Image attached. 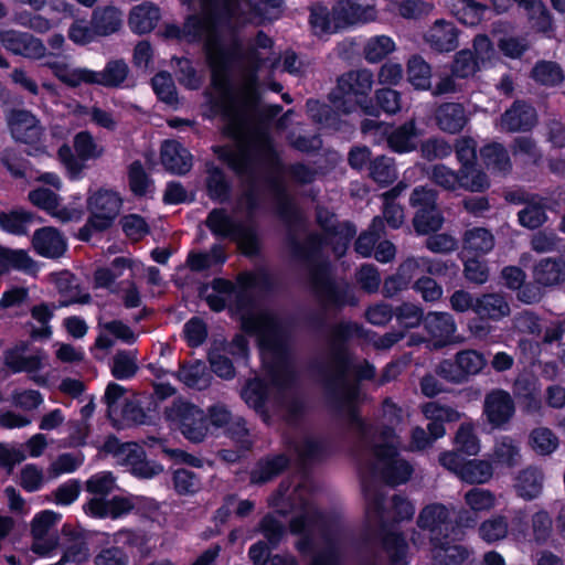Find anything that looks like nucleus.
I'll list each match as a JSON object with an SVG mask.
<instances>
[{
	"mask_svg": "<svg viewBox=\"0 0 565 565\" xmlns=\"http://www.w3.org/2000/svg\"><path fill=\"white\" fill-rule=\"evenodd\" d=\"M498 13L508 11L513 2L523 7L529 17L531 28L539 32L547 33L552 30V21L544 4L536 0H490Z\"/></svg>",
	"mask_w": 565,
	"mask_h": 565,
	"instance_id": "393cba45",
	"label": "nucleus"
},
{
	"mask_svg": "<svg viewBox=\"0 0 565 565\" xmlns=\"http://www.w3.org/2000/svg\"><path fill=\"white\" fill-rule=\"evenodd\" d=\"M510 306L500 294H483L477 297L475 313L480 318L499 321L510 315Z\"/></svg>",
	"mask_w": 565,
	"mask_h": 565,
	"instance_id": "4c0bfd02",
	"label": "nucleus"
},
{
	"mask_svg": "<svg viewBox=\"0 0 565 565\" xmlns=\"http://www.w3.org/2000/svg\"><path fill=\"white\" fill-rule=\"evenodd\" d=\"M395 41L385 34L374 35L370 38L363 47V55L370 63H379L386 56L395 52Z\"/></svg>",
	"mask_w": 565,
	"mask_h": 565,
	"instance_id": "09e8293b",
	"label": "nucleus"
},
{
	"mask_svg": "<svg viewBox=\"0 0 565 565\" xmlns=\"http://www.w3.org/2000/svg\"><path fill=\"white\" fill-rule=\"evenodd\" d=\"M425 328L435 347H444L452 342L457 326L448 312H429L425 318Z\"/></svg>",
	"mask_w": 565,
	"mask_h": 565,
	"instance_id": "bb28decb",
	"label": "nucleus"
},
{
	"mask_svg": "<svg viewBox=\"0 0 565 565\" xmlns=\"http://www.w3.org/2000/svg\"><path fill=\"white\" fill-rule=\"evenodd\" d=\"M420 134L415 122L409 121L394 129L387 137L388 146L392 150L403 153L417 148V140Z\"/></svg>",
	"mask_w": 565,
	"mask_h": 565,
	"instance_id": "a19ab883",
	"label": "nucleus"
},
{
	"mask_svg": "<svg viewBox=\"0 0 565 565\" xmlns=\"http://www.w3.org/2000/svg\"><path fill=\"white\" fill-rule=\"evenodd\" d=\"M135 507L136 498L114 497L110 500L93 498L84 505V511L93 518L118 519L130 513Z\"/></svg>",
	"mask_w": 565,
	"mask_h": 565,
	"instance_id": "aec40b11",
	"label": "nucleus"
},
{
	"mask_svg": "<svg viewBox=\"0 0 565 565\" xmlns=\"http://www.w3.org/2000/svg\"><path fill=\"white\" fill-rule=\"evenodd\" d=\"M514 488L518 494L525 500L537 498L543 488V475L535 468H526L519 473Z\"/></svg>",
	"mask_w": 565,
	"mask_h": 565,
	"instance_id": "79ce46f5",
	"label": "nucleus"
},
{
	"mask_svg": "<svg viewBox=\"0 0 565 565\" xmlns=\"http://www.w3.org/2000/svg\"><path fill=\"white\" fill-rule=\"evenodd\" d=\"M443 540L431 543L436 565H457L467 558L468 552L463 547L451 545Z\"/></svg>",
	"mask_w": 565,
	"mask_h": 565,
	"instance_id": "3c124183",
	"label": "nucleus"
},
{
	"mask_svg": "<svg viewBox=\"0 0 565 565\" xmlns=\"http://www.w3.org/2000/svg\"><path fill=\"white\" fill-rule=\"evenodd\" d=\"M33 259L22 249H9L0 245V276L12 269L32 271Z\"/></svg>",
	"mask_w": 565,
	"mask_h": 565,
	"instance_id": "37998d69",
	"label": "nucleus"
},
{
	"mask_svg": "<svg viewBox=\"0 0 565 565\" xmlns=\"http://www.w3.org/2000/svg\"><path fill=\"white\" fill-rule=\"evenodd\" d=\"M519 223L527 228H537L546 222V214L542 199L531 200L524 209L518 213Z\"/></svg>",
	"mask_w": 565,
	"mask_h": 565,
	"instance_id": "5fc2aeb1",
	"label": "nucleus"
},
{
	"mask_svg": "<svg viewBox=\"0 0 565 565\" xmlns=\"http://www.w3.org/2000/svg\"><path fill=\"white\" fill-rule=\"evenodd\" d=\"M407 79L415 89L427 90L431 86V68L419 55L407 61Z\"/></svg>",
	"mask_w": 565,
	"mask_h": 565,
	"instance_id": "de8ad7c7",
	"label": "nucleus"
},
{
	"mask_svg": "<svg viewBox=\"0 0 565 565\" xmlns=\"http://www.w3.org/2000/svg\"><path fill=\"white\" fill-rule=\"evenodd\" d=\"M33 222V215L23 210L0 213V227L13 235H25Z\"/></svg>",
	"mask_w": 565,
	"mask_h": 565,
	"instance_id": "603ef678",
	"label": "nucleus"
},
{
	"mask_svg": "<svg viewBox=\"0 0 565 565\" xmlns=\"http://www.w3.org/2000/svg\"><path fill=\"white\" fill-rule=\"evenodd\" d=\"M318 220L328 231H333L329 234L328 241L330 243H334V241H337V245L333 247V250L337 256H342L348 248L350 239L355 234V228L349 224H343L340 226H334L332 222L330 225L324 224L321 212L318 214Z\"/></svg>",
	"mask_w": 565,
	"mask_h": 565,
	"instance_id": "13d9d810",
	"label": "nucleus"
},
{
	"mask_svg": "<svg viewBox=\"0 0 565 565\" xmlns=\"http://www.w3.org/2000/svg\"><path fill=\"white\" fill-rule=\"evenodd\" d=\"M45 65L58 81L72 88L82 84L118 87L126 81L129 72L127 64L121 60L109 61L102 72L71 67L65 62H47Z\"/></svg>",
	"mask_w": 565,
	"mask_h": 565,
	"instance_id": "20e7f679",
	"label": "nucleus"
},
{
	"mask_svg": "<svg viewBox=\"0 0 565 565\" xmlns=\"http://www.w3.org/2000/svg\"><path fill=\"white\" fill-rule=\"evenodd\" d=\"M210 308L220 311L228 303L236 302V309L239 311L242 328L250 334L258 338L262 360L271 381L277 385L285 383V376L289 374V366L285 358V352L280 344L279 332L276 322L267 313L254 307H244L245 290L235 288L230 281L215 279L211 287H205L202 291Z\"/></svg>",
	"mask_w": 565,
	"mask_h": 565,
	"instance_id": "f03ea898",
	"label": "nucleus"
},
{
	"mask_svg": "<svg viewBox=\"0 0 565 565\" xmlns=\"http://www.w3.org/2000/svg\"><path fill=\"white\" fill-rule=\"evenodd\" d=\"M433 4L422 0H405L402 2H391L387 11L398 13L405 19H417L431 12Z\"/></svg>",
	"mask_w": 565,
	"mask_h": 565,
	"instance_id": "4d7b16f0",
	"label": "nucleus"
},
{
	"mask_svg": "<svg viewBox=\"0 0 565 565\" xmlns=\"http://www.w3.org/2000/svg\"><path fill=\"white\" fill-rule=\"evenodd\" d=\"M125 401V388L117 383L108 384L105 392V402L108 407V416L116 420L115 417L117 416L119 408L122 407L121 420L124 424L143 423V412L138 407H132L129 406L128 404H124Z\"/></svg>",
	"mask_w": 565,
	"mask_h": 565,
	"instance_id": "5701e85b",
	"label": "nucleus"
},
{
	"mask_svg": "<svg viewBox=\"0 0 565 565\" xmlns=\"http://www.w3.org/2000/svg\"><path fill=\"white\" fill-rule=\"evenodd\" d=\"M463 501L473 513L489 512L497 505L494 493L484 488H471L465 493Z\"/></svg>",
	"mask_w": 565,
	"mask_h": 565,
	"instance_id": "864d4df0",
	"label": "nucleus"
},
{
	"mask_svg": "<svg viewBox=\"0 0 565 565\" xmlns=\"http://www.w3.org/2000/svg\"><path fill=\"white\" fill-rule=\"evenodd\" d=\"M32 246L41 256L57 258L65 253L66 241L57 230L53 227H42L34 232Z\"/></svg>",
	"mask_w": 565,
	"mask_h": 565,
	"instance_id": "7c9ffc66",
	"label": "nucleus"
},
{
	"mask_svg": "<svg viewBox=\"0 0 565 565\" xmlns=\"http://www.w3.org/2000/svg\"><path fill=\"white\" fill-rule=\"evenodd\" d=\"M436 121L443 131L457 134L467 125L468 116L461 104L446 103L436 110Z\"/></svg>",
	"mask_w": 565,
	"mask_h": 565,
	"instance_id": "c9c22d12",
	"label": "nucleus"
},
{
	"mask_svg": "<svg viewBox=\"0 0 565 565\" xmlns=\"http://www.w3.org/2000/svg\"><path fill=\"white\" fill-rule=\"evenodd\" d=\"M24 348H14L6 352L4 363L14 373L25 372L31 375V380L40 385L45 386L49 376L39 372L47 364L46 355L42 350L25 355Z\"/></svg>",
	"mask_w": 565,
	"mask_h": 565,
	"instance_id": "4468645a",
	"label": "nucleus"
},
{
	"mask_svg": "<svg viewBox=\"0 0 565 565\" xmlns=\"http://www.w3.org/2000/svg\"><path fill=\"white\" fill-rule=\"evenodd\" d=\"M409 203L417 210L413 221L417 233L428 234L441 227L444 217L436 207L434 190L424 186L416 188L411 195Z\"/></svg>",
	"mask_w": 565,
	"mask_h": 565,
	"instance_id": "0eeeda50",
	"label": "nucleus"
},
{
	"mask_svg": "<svg viewBox=\"0 0 565 565\" xmlns=\"http://www.w3.org/2000/svg\"><path fill=\"white\" fill-rule=\"evenodd\" d=\"M83 463L81 454H62L51 462L47 468L50 478L55 479L62 475L72 473Z\"/></svg>",
	"mask_w": 565,
	"mask_h": 565,
	"instance_id": "0e129e2a",
	"label": "nucleus"
},
{
	"mask_svg": "<svg viewBox=\"0 0 565 565\" xmlns=\"http://www.w3.org/2000/svg\"><path fill=\"white\" fill-rule=\"evenodd\" d=\"M418 525L430 533L431 543L448 537L451 529L448 509L437 503L427 505L419 514Z\"/></svg>",
	"mask_w": 565,
	"mask_h": 565,
	"instance_id": "412c9836",
	"label": "nucleus"
},
{
	"mask_svg": "<svg viewBox=\"0 0 565 565\" xmlns=\"http://www.w3.org/2000/svg\"><path fill=\"white\" fill-rule=\"evenodd\" d=\"M481 156L489 169L505 172L510 169V160L501 145L493 143L481 150Z\"/></svg>",
	"mask_w": 565,
	"mask_h": 565,
	"instance_id": "69168bd1",
	"label": "nucleus"
},
{
	"mask_svg": "<svg viewBox=\"0 0 565 565\" xmlns=\"http://www.w3.org/2000/svg\"><path fill=\"white\" fill-rule=\"evenodd\" d=\"M88 300H89V296L85 295V296H83L81 298L72 297L70 300L60 301L58 306H56V305H47V303H40V305H36V306L32 307L31 316H32V318L36 322H39L41 324V327L40 328H33L31 330V333H30L31 338H33V339H47V338L51 337L52 328L49 324V322L53 318L54 311L57 308L67 307L71 303H75V302L86 303V302H88Z\"/></svg>",
	"mask_w": 565,
	"mask_h": 565,
	"instance_id": "c756f323",
	"label": "nucleus"
},
{
	"mask_svg": "<svg viewBox=\"0 0 565 565\" xmlns=\"http://www.w3.org/2000/svg\"><path fill=\"white\" fill-rule=\"evenodd\" d=\"M152 88L158 98L166 104L177 103V88L173 77L168 72H159L152 78Z\"/></svg>",
	"mask_w": 565,
	"mask_h": 565,
	"instance_id": "e2e57ef3",
	"label": "nucleus"
},
{
	"mask_svg": "<svg viewBox=\"0 0 565 565\" xmlns=\"http://www.w3.org/2000/svg\"><path fill=\"white\" fill-rule=\"evenodd\" d=\"M309 24L313 34L318 36L343 29L340 14L337 12V6L331 12L323 6H313L310 10Z\"/></svg>",
	"mask_w": 565,
	"mask_h": 565,
	"instance_id": "e433bc0d",
	"label": "nucleus"
},
{
	"mask_svg": "<svg viewBox=\"0 0 565 565\" xmlns=\"http://www.w3.org/2000/svg\"><path fill=\"white\" fill-rule=\"evenodd\" d=\"M487 365L484 355L476 350L458 352L454 361H443L438 374L452 383H463L469 377L479 374Z\"/></svg>",
	"mask_w": 565,
	"mask_h": 565,
	"instance_id": "1a4fd4ad",
	"label": "nucleus"
},
{
	"mask_svg": "<svg viewBox=\"0 0 565 565\" xmlns=\"http://www.w3.org/2000/svg\"><path fill=\"white\" fill-rule=\"evenodd\" d=\"M115 456L130 471L141 478H151L159 472V467L146 460L145 451L141 446L136 443H126L118 445Z\"/></svg>",
	"mask_w": 565,
	"mask_h": 565,
	"instance_id": "6ab92c4d",
	"label": "nucleus"
},
{
	"mask_svg": "<svg viewBox=\"0 0 565 565\" xmlns=\"http://www.w3.org/2000/svg\"><path fill=\"white\" fill-rule=\"evenodd\" d=\"M418 271H427L429 274H438L440 271L439 264L428 258H409L405 260L398 268L396 275L390 277L384 282V294L392 297L398 291L407 288L413 277Z\"/></svg>",
	"mask_w": 565,
	"mask_h": 565,
	"instance_id": "2eb2a0df",
	"label": "nucleus"
},
{
	"mask_svg": "<svg viewBox=\"0 0 565 565\" xmlns=\"http://www.w3.org/2000/svg\"><path fill=\"white\" fill-rule=\"evenodd\" d=\"M160 18V8L150 1H145L131 8L128 26L136 34H146L156 28Z\"/></svg>",
	"mask_w": 565,
	"mask_h": 565,
	"instance_id": "2f4dec72",
	"label": "nucleus"
},
{
	"mask_svg": "<svg viewBox=\"0 0 565 565\" xmlns=\"http://www.w3.org/2000/svg\"><path fill=\"white\" fill-rule=\"evenodd\" d=\"M129 188L135 195L145 196L152 191V182L139 161L128 168Z\"/></svg>",
	"mask_w": 565,
	"mask_h": 565,
	"instance_id": "052dcab7",
	"label": "nucleus"
},
{
	"mask_svg": "<svg viewBox=\"0 0 565 565\" xmlns=\"http://www.w3.org/2000/svg\"><path fill=\"white\" fill-rule=\"evenodd\" d=\"M166 375L175 377L174 373L158 375V381L153 384V401L156 408L162 411L164 418L173 425L177 418L175 390L170 382L163 380Z\"/></svg>",
	"mask_w": 565,
	"mask_h": 565,
	"instance_id": "473e14b6",
	"label": "nucleus"
},
{
	"mask_svg": "<svg viewBox=\"0 0 565 565\" xmlns=\"http://www.w3.org/2000/svg\"><path fill=\"white\" fill-rule=\"evenodd\" d=\"M533 279L541 286H555L565 281V255L541 259L533 268Z\"/></svg>",
	"mask_w": 565,
	"mask_h": 565,
	"instance_id": "72a5a7b5",
	"label": "nucleus"
},
{
	"mask_svg": "<svg viewBox=\"0 0 565 565\" xmlns=\"http://www.w3.org/2000/svg\"><path fill=\"white\" fill-rule=\"evenodd\" d=\"M530 445L535 452L550 455L557 449L558 438L550 428L539 427L532 430Z\"/></svg>",
	"mask_w": 565,
	"mask_h": 565,
	"instance_id": "bf43d9fd",
	"label": "nucleus"
},
{
	"mask_svg": "<svg viewBox=\"0 0 565 565\" xmlns=\"http://www.w3.org/2000/svg\"><path fill=\"white\" fill-rule=\"evenodd\" d=\"M31 203L60 221L67 222L81 217V211L74 207L61 206L57 195L49 189H36L29 193Z\"/></svg>",
	"mask_w": 565,
	"mask_h": 565,
	"instance_id": "a878e982",
	"label": "nucleus"
},
{
	"mask_svg": "<svg viewBox=\"0 0 565 565\" xmlns=\"http://www.w3.org/2000/svg\"><path fill=\"white\" fill-rule=\"evenodd\" d=\"M122 200L117 192L100 189L87 199V207L90 212L88 225L95 231H104L110 227L120 212Z\"/></svg>",
	"mask_w": 565,
	"mask_h": 565,
	"instance_id": "6e6552de",
	"label": "nucleus"
},
{
	"mask_svg": "<svg viewBox=\"0 0 565 565\" xmlns=\"http://www.w3.org/2000/svg\"><path fill=\"white\" fill-rule=\"evenodd\" d=\"M373 73L370 70H355L344 74L339 81V87L344 94V100L337 108L350 114L358 107L365 114L373 115L375 108L369 98L373 88Z\"/></svg>",
	"mask_w": 565,
	"mask_h": 565,
	"instance_id": "423d86ee",
	"label": "nucleus"
},
{
	"mask_svg": "<svg viewBox=\"0 0 565 565\" xmlns=\"http://www.w3.org/2000/svg\"><path fill=\"white\" fill-rule=\"evenodd\" d=\"M137 369V355L132 352L120 351L113 358L111 374L118 380L134 376Z\"/></svg>",
	"mask_w": 565,
	"mask_h": 565,
	"instance_id": "680f3d73",
	"label": "nucleus"
},
{
	"mask_svg": "<svg viewBox=\"0 0 565 565\" xmlns=\"http://www.w3.org/2000/svg\"><path fill=\"white\" fill-rule=\"evenodd\" d=\"M493 460L499 465L513 467L521 460L520 447L511 438L502 437L493 449Z\"/></svg>",
	"mask_w": 565,
	"mask_h": 565,
	"instance_id": "6e6d98bb",
	"label": "nucleus"
},
{
	"mask_svg": "<svg viewBox=\"0 0 565 565\" xmlns=\"http://www.w3.org/2000/svg\"><path fill=\"white\" fill-rule=\"evenodd\" d=\"M535 122V111L531 106L515 103L502 116L499 127L501 130L516 131L527 129Z\"/></svg>",
	"mask_w": 565,
	"mask_h": 565,
	"instance_id": "58836bf2",
	"label": "nucleus"
},
{
	"mask_svg": "<svg viewBox=\"0 0 565 565\" xmlns=\"http://www.w3.org/2000/svg\"><path fill=\"white\" fill-rule=\"evenodd\" d=\"M62 515L52 510L35 514L31 523L33 536L32 551L40 556H50L58 545V536L54 532Z\"/></svg>",
	"mask_w": 565,
	"mask_h": 565,
	"instance_id": "9b49d317",
	"label": "nucleus"
},
{
	"mask_svg": "<svg viewBox=\"0 0 565 565\" xmlns=\"http://www.w3.org/2000/svg\"><path fill=\"white\" fill-rule=\"evenodd\" d=\"M401 422L399 409L390 402L383 405V429L371 441L366 435L363 441L366 449L360 454L359 460L371 472L381 475L388 483L398 484L408 480L411 466L396 454L399 444L394 427Z\"/></svg>",
	"mask_w": 565,
	"mask_h": 565,
	"instance_id": "7ed1b4c3",
	"label": "nucleus"
},
{
	"mask_svg": "<svg viewBox=\"0 0 565 565\" xmlns=\"http://www.w3.org/2000/svg\"><path fill=\"white\" fill-rule=\"evenodd\" d=\"M141 264L127 258L117 257L111 262L110 267H102L94 273V286L96 288H110L117 278H119L125 269H129L132 275H136L141 268Z\"/></svg>",
	"mask_w": 565,
	"mask_h": 565,
	"instance_id": "f704fd0d",
	"label": "nucleus"
},
{
	"mask_svg": "<svg viewBox=\"0 0 565 565\" xmlns=\"http://www.w3.org/2000/svg\"><path fill=\"white\" fill-rule=\"evenodd\" d=\"M74 149L76 157L72 149L66 145L58 149V158L72 177H76L82 171L84 167L83 161L97 159L104 151L103 148L95 142L93 136L87 131L78 132L74 137Z\"/></svg>",
	"mask_w": 565,
	"mask_h": 565,
	"instance_id": "f8f14e48",
	"label": "nucleus"
},
{
	"mask_svg": "<svg viewBox=\"0 0 565 565\" xmlns=\"http://www.w3.org/2000/svg\"><path fill=\"white\" fill-rule=\"evenodd\" d=\"M210 424L215 428L226 427L227 434L247 449L250 441L247 438V428L241 417H233L224 406H215L210 411Z\"/></svg>",
	"mask_w": 565,
	"mask_h": 565,
	"instance_id": "cd10ccee",
	"label": "nucleus"
},
{
	"mask_svg": "<svg viewBox=\"0 0 565 565\" xmlns=\"http://www.w3.org/2000/svg\"><path fill=\"white\" fill-rule=\"evenodd\" d=\"M494 247V236L483 227L467 230L462 237L465 253L479 256L491 252Z\"/></svg>",
	"mask_w": 565,
	"mask_h": 565,
	"instance_id": "ea45409f",
	"label": "nucleus"
},
{
	"mask_svg": "<svg viewBox=\"0 0 565 565\" xmlns=\"http://www.w3.org/2000/svg\"><path fill=\"white\" fill-rule=\"evenodd\" d=\"M493 476L491 462L487 460H468L462 463L458 477L471 484L487 483Z\"/></svg>",
	"mask_w": 565,
	"mask_h": 565,
	"instance_id": "c03bdc74",
	"label": "nucleus"
},
{
	"mask_svg": "<svg viewBox=\"0 0 565 565\" xmlns=\"http://www.w3.org/2000/svg\"><path fill=\"white\" fill-rule=\"evenodd\" d=\"M337 12L343 28L373 22L377 18L374 0H342L337 4Z\"/></svg>",
	"mask_w": 565,
	"mask_h": 565,
	"instance_id": "4be33fe9",
	"label": "nucleus"
},
{
	"mask_svg": "<svg viewBox=\"0 0 565 565\" xmlns=\"http://www.w3.org/2000/svg\"><path fill=\"white\" fill-rule=\"evenodd\" d=\"M206 222L210 230L216 235L235 239L244 254L252 255L256 252L257 239L252 228L234 223L222 211L211 212Z\"/></svg>",
	"mask_w": 565,
	"mask_h": 565,
	"instance_id": "ddd939ff",
	"label": "nucleus"
},
{
	"mask_svg": "<svg viewBox=\"0 0 565 565\" xmlns=\"http://www.w3.org/2000/svg\"><path fill=\"white\" fill-rule=\"evenodd\" d=\"M515 406L512 396L503 390H493L484 397L483 414L494 428H501L513 417Z\"/></svg>",
	"mask_w": 565,
	"mask_h": 565,
	"instance_id": "f3484780",
	"label": "nucleus"
},
{
	"mask_svg": "<svg viewBox=\"0 0 565 565\" xmlns=\"http://www.w3.org/2000/svg\"><path fill=\"white\" fill-rule=\"evenodd\" d=\"M448 6L461 23L471 26L479 24L487 11L473 0H449Z\"/></svg>",
	"mask_w": 565,
	"mask_h": 565,
	"instance_id": "49530a36",
	"label": "nucleus"
},
{
	"mask_svg": "<svg viewBox=\"0 0 565 565\" xmlns=\"http://www.w3.org/2000/svg\"><path fill=\"white\" fill-rule=\"evenodd\" d=\"M455 444L460 451L469 456H475L480 451V443L472 424L463 423L460 425L455 437Z\"/></svg>",
	"mask_w": 565,
	"mask_h": 565,
	"instance_id": "338daca9",
	"label": "nucleus"
},
{
	"mask_svg": "<svg viewBox=\"0 0 565 565\" xmlns=\"http://www.w3.org/2000/svg\"><path fill=\"white\" fill-rule=\"evenodd\" d=\"M179 429L185 438L201 441L207 435L210 426L204 413L194 405H179Z\"/></svg>",
	"mask_w": 565,
	"mask_h": 565,
	"instance_id": "b1692460",
	"label": "nucleus"
},
{
	"mask_svg": "<svg viewBox=\"0 0 565 565\" xmlns=\"http://www.w3.org/2000/svg\"><path fill=\"white\" fill-rule=\"evenodd\" d=\"M425 42L435 51L450 52L458 46V32L456 26L446 20H437L425 32Z\"/></svg>",
	"mask_w": 565,
	"mask_h": 565,
	"instance_id": "c85d7f7f",
	"label": "nucleus"
},
{
	"mask_svg": "<svg viewBox=\"0 0 565 565\" xmlns=\"http://www.w3.org/2000/svg\"><path fill=\"white\" fill-rule=\"evenodd\" d=\"M382 232L383 221L380 217H374L370 230L359 236L355 250L363 257L371 256L374 244L380 238Z\"/></svg>",
	"mask_w": 565,
	"mask_h": 565,
	"instance_id": "774afa93",
	"label": "nucleus"
},
{
	"mask_svg": "<svg viewBox=\"0 0 565 565\" xmlns=\"http://www.w3.org/2000/svg\"><path fill=\"white\" fill-rule=\"evenodd\" d=\"M92 23L99 36L117 32L121 26V12L115 7H105L93 12Z\"/></svg>",
	"mask_w": 565,
	"mask_h": 565,
	"instance_id": "a18cd8bd",
	"label": "nucleus"
},
{
	"mask_svg": "<svg viewBox=\"0 0 565 565\" xmlns=\"http://www.w3.org/2000/svg\"><path fill=\"white\" fill-rule=\"evenodd\" d=\"M312 281L320 298L327 305L342 307L354 305L356 301L349 286H338L329 278L327 268H322L321 273L313 270Z\"/></svg>",
	"mask_w": 565,
	"mask_h": 565,
	"instance_id": "a211bd4d",
	"label": "nucleus"
},
{
	"mask_svg": "<svg viewBox=\"0 0 565 565\" xmlns=\"http://www.w3.org/2000/svg\"><path fill=\"white\" fill-rule=\"evenodd\" d=\"M479 537L488 544L502 541L509 536V523L502 515L486 519L478 527Z\"/></svg>",
	"mask_w": 565,
	"mask_h": 565,
	"instance_id": "8fccbe9b",
	"label": "nucleus"
},
{
	"mask_svg": "<svg viewBox=\"0 0 565 565\" xmlns=\"http://www.w3.org/2000/svg\"><path fill=\"white\" fill-rule=\"evenodd\" d=\"M0 43L15 55L39 60L45 55L46 47L40 39L15 30L0 31Z\"/></svg>",
	"mask_w": 565,
	"mask_h": 565,
	"instance_id": "dca6fc26",
	"label": "nucleus"
},
{
	"mask_svg": "<svg viewBox=\"0 0 565 565\" xmlns=\"http://www.w3.org/2000/svg\"><path fill=\"white\" fill-rule=\"evenodd\" d=\"M8 126L17 141L30 146L29 154L35 156L44 152V146L41 142L43 128L30 111L12 110L8 116Z\"/></svg>",
	"mask_w": 565,
	"mask_h": 565,
	"instance_id": "9d476101",
	"label": "nucleus"
},
{
	"mask_svg": "<svg viewBox=\"0 0 565 565\" xmlns=\"http://www.w3.org/2000/svg\"><path fill=\"white\" fill-rule=\"evenodd\" d=\"M353 373L360 380L372 379L375 371L367 362H353L349 355L341 352L333 362V379L330 382V388L337 398L348 405L354 402L359 396V387L350 382L349 376Z\"/></svg>",
	"mask_w": 565,
	"mask_h": 565,
	"instance_id": "39448f33",
	"label": "nucleus"
},
{
	"mask_svg": "<svg viewBox=\"0 0 565 565\" xmlns=\"http://www.w3.org/2000/svg\"><path fill=\"white\" fill-rule=\"evenodd\" d=\"M209 58L213 68V84L225 98L226 134L236 140V149L221 148L220 157L238 172L244 171L250 161H260L273 169L278 168V153L267 132L262 129L252 130L247 124L248 114L258 99L255 76L246 78L238 95L231 96L224 74L227 57L210 47Z\"/></svg>",
	"mask_w": 565,
	"mask_h": 565,
	"instance_id": "f257e3e1",
	"label": "nucleus"
}]
</instances>
